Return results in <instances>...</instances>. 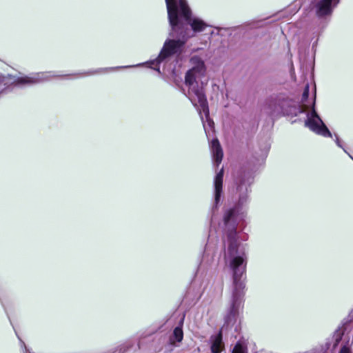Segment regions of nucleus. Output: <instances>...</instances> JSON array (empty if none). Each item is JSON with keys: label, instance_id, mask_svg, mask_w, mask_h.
<instances>
[{"label": "nucleus", "instance_id": "4", "mask_svg": "<svg viewBox=\"0 0 353 353\" xmlns=\"http://www.w3.org/2000/svg\"><path fill=\"white\" fill-rule=\"evenodd\" d=\"M57 77L58 75L54 72L33 73L29 76H22L15 79L0 74V93L13 83L21 86L32 85L51 80Z\"/></svg>", "mask_w": 353, "mask_h": 353}, {"label": "nucleus", "instance_id": "19", "mask_svg": "<svg viewBox=\"0 0 353 353\" xmlns=\"http://www.w3.org/2000/svg\"><path fill=\"white\" fill-rule=\"evenodd\" d=\"M236 310H230V314H229V315H228V318L226 319V322H228V323H229V321H228L229 319H230V318H233V319H234V318H235V316H236Z\"/></svg>", "mask_w": 353, "mask_h": 353}, {"label": "nucleus", "instance_id": "22", "mask_svg": "<svg viewBox=\"0 0 353 353\" xmlns=\"http://www.w3.org/2000/svg\"><path fill=\"white\" fill-rule=\"evenodd\" d=\"M192 290H194V288L191 289V290L188 292V294H187V296H186V298H185V299H188V298L189 297V296L190 295V294H191V292H192Z\"/></svg>", "mask_w": 353, "mask_h": 353}, {"label": "nucleus", "instance_id": "1", "mask_svg": "<svg viewBox=\"0 0 353 353\" xmlns=\"http://www.w3.org/2000/svg\"><path fill=\"white\" fill-rule=\"evenodd\" d=\"M253 179L248 172L239 173L236 179V201L235 206L227 210L223 215L225 233L224 260L232 271L233 291L230 309H239L243 303L247 255L240 241L247 240V234L237 231L245 217L250 202V185Z\"/></svg>", "mask_w": 353, "mask_h": 353}, {"label": "nucleus", "instance_id": "9", "mask_svg": "<svg viewBox=\"0 0 353 353\" xmlns=\"http://www.w3.org/2000/svg\"><path fill=\"white\" fill-rule=\"evenodd\" d=\"M289 103V99L283 97H277L272 98L269 102V112L272 116H279L283 114L285 108V104Z\"/></svg>", "mask_w": 353, "mask_h": 353}, {"label": "nucleus", "instance_id": "21", "mask_svg": "<svg viewBox=\"0 0 353 353\" xmlns=\"http://www.w3.org/2000/svg\"><path fill=\"white\" fill-rule=\"evenodd\" d=\"M200 294H201V292H200V291H198V292L194 294V299H197V298L200 296Z\"/></svg>", "mask_w": 353, "mask_h": 353}, {"label": "nucleus", "instance_id": "16", "mask_svg": "<svg viewBox=\"0 0 353 353\" xmlns=\"http://www.w3.org/2000/svg\"><path fill=\"white\" fill-rule=\"evenodd\" d=\"M133 346L134 343L132 341H128L117 346L112 353H125Z\"/></svg>", "mask_w": 353, "mask_h": 353}, {"label": "nucleus", "instance_id": "15", "mask_svg": "<svg viewBox=\"0 0 353 353\" xmlns=\"http://www.w3.org/2000/svg\"><path fill=\"white\" fill-rule=\"evenodd\" d=\"M314 98L316 100V93L314 92L312 97L309 99V85L307 84L303 90L301 104L305 106L306 108L310 109L311 108V101Z\"/></svg>", "mask_w": 353, "mask_h": 353}, {"label": "nucleus", "instance_id": "10", "mask_svg": "<svg viewBox=\"0 0 353 353\" xmlns=\"http://www.w3.org/2000/svg\"><path fill=\"white\" fill-rule=\"evenodd\" d=\"M201 117L203 122L204 130L208 137L210 136L211 132H213L214 122L210 119L209 117V108H208V112H205L201 107L198 104L197 106H194Z\"/></svg>", "mask_w": 353, "mask_h": 353}, {"label": "nucleus", "instance_id": "5", "mask_svg": "<svg viewBox=\"0 0 353 353\" xmlns=\"http://www.w3.org/2000/svg\"><path fill=\"white\" fill-rule=\"evenodd\" d=\"M343 338L345 341L339 353H352L351 346L353 344V310L350 311L342 327H339L334 332L333 334L334 348L339 345Z\"/></svg>", "mask_w": 353, "mask_h": 353}, {"label": "nucleus", "instance_id": "17", "mask_svg": "<svg viewBox=\"0 0 353 353\" xmlns=\"http://www.w3.org/2000/svg\"><path fill=\"white\" fill-rule=\"evenodd\" d=\"M232 353H248L246 346L239 341L234 347Z\"/></svg>", "mask_w": 353, "mask_h": 353}, {"label": "nucleus", "instance_id": "3", "mask_svg": "<svg viewBox=\"0 0 353 353\" xmlns=\"http://www.w3.org/2000/svg\"><path fill=\"white\" fill-rule=\"evenodd\" d=\"M192 68L185 76V84L188 88L187 97L194 106L198 103L205 112H208V101L203 91L204 82L203 78L206 74V67L203 60L198 56L190 59Z\"/></svg>", "mask_w": 353, "mask_h": 353}, {"label": "nucleus", "instance_id": "11", "mask_svg": "<svg viewBox=\"0 0 353 353\" xmlns=\"http://www.w3.org/2000/svg\"><path fill=\"white\" fill-rule=\"evenodd\" d=\"M213 165L217 168L223 159V150L217 139H214L210 143Z\"/></svg>", "mask_w": 353, "mask_h": 353}, {"label": "nucleus", "instance_id": "8", "mask_svg": "<svg viewBox=\"0 0 353 353\" xmlns=\"http://www.w3.org/2000/svg\"><path fill=\"white\" fill-rule=\"evenodd\" d=\"M223 173L224 170L223 167L216 172L213 182V196H214V203L212 206V210L216 208L217 205L219 204L221 198L223 194Z\"/></svg>", "mask_w": 353, "mask_h": 353}, {"label": "nucleus", "instance_id": "6", "mask_svg": "<svg viewBox=\"0 0 353 353\" xmlns=\"http://www.w3.org/2000/svg\"><path fill=\"white\" fill-rule=\"evenodd\" d=\"M305 125L310 130L324 137H332V134L325 125L315 110L314 98L311 101V108L305 112Z\"/></svg>", "mask_w": 353, "mask_h": 353}, {"label": "nucleus", "instance_id": "14", "mask_svg": "<svg viewBox=\"0 0 353 353\" xmlns=\"http://www.w3.org/2000/svg\"><path fill=\"white\" fill-rule=\"evenodd\" d=\"M185 318V314H183L182 317L180 320L179 325L176 326L174 330L172 335L170 336V341L172 343H174V341L181 342L183 338V332L182 330V324Z\"/></svg>", "mask_w": 353, "mask_h": 353}, {"label": "nucleus", "instance_id": "18", "mask_svg": "<svg viewBox=\"0 0 353 353\" xmlns=\"http://www.w3.org/2000/svg\"><path fill=\"white\" fill-rule=\"evenodd\" d=\"M335 143L338 147L342 148L345 153L348 154L347 150L343 148L341 141L340 140L339 137L336 134H335Z\"/></svg>", "mask_w": 353, "mask_h": 353}, {"label": "nucleus", "instance_id": "2", "mask_svg": "<svg viewBox=\"0 0 353 353\" xmlns=\"http://www.w3.org/2000/svg\"><path fill=\"white\" fill-rule=\"evenodd\" d=\"M168 17L171 30L159 52V56L150 61L133 65L117 66L100 68L96 72L88 74L110 72L119 69L139 67L148 65V67L161 73V66L168 72L174 70L173 63L176 57L182 52L185 43L195 33L203 31L208 24L200 18L192 16L185 0H165Z\"/></svg>", "mask_w": 353, "mask_h": 353}, {"label": "nucleus", "instance_id": "12", "mask_svg": "<svg viewBox=\"0 0 353 353\" xmlns=\"http://www.w3.org/2000/svg\"><path fill=\"white\" fill-rule=\"evenodd\" d=\"M307 108L305 106L300 105H294L292 102L289 100V103L285 104V108L283 114L292 117H296L299 114L305 112Z\"/></svg>", "mask_w": 353, "mask_h": 353}, {"label": "nucleus", "instance_id": "23", "mask_svg": "<svg viewBox=\"0 0 353 353\" xmlns=\"http://www.w3.org/2000/svg\"><path fill=\"white\" fill-rule=\"evenodd\" d=\"M347 154H348V156H349V157H350L353 160V157H352V155H351V154H350L349 153H348Z\"/></svg>", "mask_w": 353, "mask_h": 353}, {"label": "nucleus", "instance_id": "7", "mask_svg": "<svg viewBox=\"0 0 353 353\" xmlns=\"http://www.w3.org/2000/svg\"><path fill=\"white\" fill-rule=\"evenodd\" d=\"M339 3V0H314L311 3L312 10L319 17L330 16Z\"/></svg>", "mask_w": 353, "mask_h": 353}, {"label": "nucleus", "instance_id": "13", "mask_svg": "<svg viewBox=\"0 0 353 353\" xmlns=\"http://www.w3.org/2000/svg\"><path fill=\"white\" fill-rule=\"evenodd\" d=\"M221 330H223V328ZM211 341L212 353H221L223 345L222 341V330H220L216 335L212 336Z\"/></svg>", "mask_w": 353, "mask_h": 353}, {"label": "nucleus", "instance_id": "20", "mask_svg": "<svg viewBox=\"0 0 353 353\" xmlns=\"http://www.w3.org/2000/svg\"><path fill=\"white\" fill-rule=\"evenodd\" d=\"M16 334H17V336L18 337L19 340L20 341V342L21 343V345L23 346H24V348H25V353H28V349L26 348V345H25V343L24 342L20 339V337L18 336L17 333L16 332Z\"/></svg>", "mask_w": 353, "mask_h": 353}]
</instances>
